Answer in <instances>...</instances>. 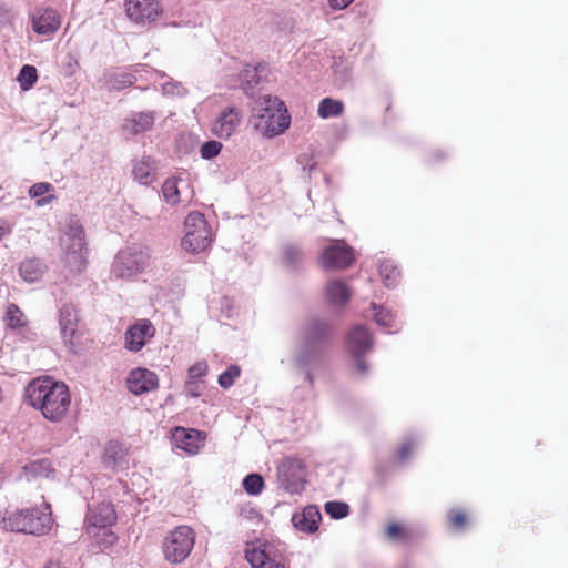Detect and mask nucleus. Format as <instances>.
<instances>
[{
  "label": "nucleus",
  "mask_w": 568,
  "mask_h": 568,
  "mask_svg": "<svg viewBox=\"0 0 568 568\" xmlns=\"http://www.w3.org/2000/svg\"><path fill=\"white\" fill-rule=\"evenodd\" d=\"M108 537L110 538V540H109L110 545H113L118 540L116 535L114 532H112V531H109Z\"/></svg>",
  "instance_id": "0e129e2a"
},
{
  "label": "nucleus",
  "mask_w": 568,
  "mask_h": 568,
  "mask_svg": "<svg viewBox=\"0 0 568 568\" xmlns=\"http://www.w3.org/2000/svg\"><path fill=\"white\" fill-rule=\"evenodd\" d=\"M261 83V77L256 68L246 65L239 73V87L248 97L255 94V90Z\"/></svg>",
  "instance_id": "2f4dec72"
},
{
  "label": "nucleus",
  "mask_w": 568,
  "mask_h": 568,
  "mask_svg": "<svg viewBox=\"0 0 568 568\" xmlns=\"http://www.w3.org/2000/svg\"><path fill=\"white\" fill-rule=\"evenodd\" d=\"M355 0H327V4L333 11H339L348 8Z\"/></svg>",
  "instance_id": "052dcab7"
},
{
  "label": "nucleus",
  "mask_w": 568,
  "mask_h": 568,
  "mask_svg": "<svg viewBox=\"0 0 568 568\" xmlns=\"http://www.w3.org/2000/svg\"><path fill=\"white\" fill-rule=\"evenodd\" d=\"M39 79L38 69L33 64H23L16 78L22 92L30 91L34 88Z\"/></svg>",
  "instance_id": "e433bc0d"
},
{
  "label": "nucleus",
  "mask_w": 568,
  "mask_h": 568,
  "mask_svg": "<svg viewBox=\"0 0 568 568\" xmlns=\"http://www.w3.org/2000/svg\"><path fill=\"white\" fill-rule=\"evenodd\" d=\"M245 559L252 568H285L283 550L273 541L256 539L245 550Z\"/></svg>",
  "instance_id": "9d476101"
},
{
  "label": "nucleus",
  "mask_w": 568,
  "mask_h": 568,
  "mask_svg": "<svg viewBox=\"0 0 568 568\" xmlns=\"http://www.w3.org/2000/svg\"><path fill=\"white\" fill-rule=\"evenodd\" d=\"M156 329L149 318L136 320L129 325L124 333V347L131 353H138L155 336Z\"/></svg>",
  "instance_id": "dca6fc26"
},
{
  "label": "nucleus",
  "mask_w": 568,
  "mask_h": 568,
  "mask_svg": "<svg viewBox=\"0 0 568 568\" xmlns=\"http://www.w3.org/2000/svg\"><path fill=\"white\" fill-rule=\"evenodd\" d=\"M371 310H372V321L376 325H378L381 327L389 328L395 323L397 313L395 311L386 307L385 305L372 302Z\"/></svg>",
  "instance_id": "c9c22d12"
},
{
  "label": "nucleus",
  "mask_w": 568,
  "mask_h": 568,
  "mask_svg": "<svg viewBox=\"0 0 568 568\" xmlns=\"http://www.w3.org/2000/svg\"><path fill=\"white\" fill-rule=\"evenodd\" d=\"M155 120L156 112L154 110L132 111L124 118L121 130L126 135L136 136L151 131Z\"/></svg>",
  "instance_id": "412c9836"
},
{
  "label": "nucleus",
  "mask_w": 568,
  "mask_h": 568,
  "mask_svg": "<svg viewBox=\"0 0 568 568\" xmlns=\"http://www.w3.org/2000/svg\"><path fill=\"white\" fill-rule=\"evenodd\" d=\"M195 544V532L190 526H178L164 538L162 550L165 560L171 564L183 562Z\"/></svg>",
  "instance_id": "0eeeda50"
},
{
  "label": "nucleus",
  "mask_w": 568,
  "mask_h": 568,
  "mask_svg": "<svg viewBox=\"0 0 568 568\" xmlns=\"http://www.w3.org/2000/svg\"><path fill=\"white\" fill-rule=\"evenodd\" d=\"M197 384L199 382L185 381L184 392L189 397L199 398L201 396V392Z\"/></svg>",
  "instance_id": "13d9d810"
},
{
  "label": "nucleus",
  "mask_w": 568,
  "mask_h": 568,
  "mask_svg": "<svg viewBox=\"0 0 568 568\" xmlns=\"http://www.w3.org/2000/svg\"><path fill=\"white\" fill-rule=\"evenodd\" d=\"M184 236L181 247L189 254H199L211 247L214 235L205 215L200 211H191L184 220Z\"/></svg>",
  "instance_id": "423d86ee"
},
{
  "label": "nucleus",
  "mask_w": 568,
  "mask_h": 568,
  "mask_svg": "<svg viewBox=\"0 0 568 568\" xmlns=\"http://www.w3.org/2000/svg\"><path fill=\"white\" fill-rule=\"evenodd\" d=\"M353 296L351 286L343 278H333L325 286L327 304L335 308L345 307Z\"/></svg>",
  "instance_id": "5701e85b"
},
{
  "label": "nucleus",
  "mask_w": 568,
  "mask_h": 568,
  "mask_svg": "<svg viewBox=\"0 0 568 568\" xmlns=\"http://www.w3.org/2000/svg\"><path fill=\"white\" fill-rule=\"evenodd\" d=\"M318 262L325 271L347 270L356 262L355 248L345 239H328Z\"/></svg>",
  "instance_id": "1a4fd4ad"
},
{
  "label": "nucleus",
  "mask_w": 568,
  "mask_h": 568,
  "mask_svg": "<svg viewBox=\"0 0 568 568\" xmlns=\"http://www.w3.org/2000/svg\"><path fill=\"white\" fill-rule=\"evenodd\" d=\"M242 111L235 105H226L211 125V132L219 139H229L241 124Z\"/></svg>",
  "instance_id": "aec40b11"
},
{
  "label": "nucleus",
  "mask_w": 568,
  "mask_h": 568,
  "mask_svg": "<svg viewBox=\"0 0 568 568\" xmlns=\"http://www.w3.org/2000/svg\"><path fill=\"white\" fill-rule=\"evenodd\" d=\"M87 242L71 243L67 248V264L72 272L81 273L88 263Z\"/></svg>",
  "instance_id": "bb28decb"
},
{
  "label": "nucleus",
  "mask_w": 568,
  "mask_h": 568,
  "mask_svg": "<svg viewBox=\"0 0 568 568\" xmlns=\"http://www.w3.org/2000/svg\"><path fill=\"white\" fill-rule=\"evenodd\" d=\"M149 255L141 247L126 246L118 252L112 264V273L118 278H129L142 273Z\"/></svg>",
  "instance_id": "f8f14e48"
},
{
  "label": "nucleus",
  "mask_w": 568,
  "mask_h": 568,
  "mask_svg": "<svg viewBox=\"0 0 568 568\" xmlns=\"http://www.w3.org/2000/svg\"><path fill=\"white\" fill-rule=\"evenodd\" d=\"M44 568H69L67 567L63 562H61L60 560H49L45 565H44Z\"/></svg>",
  "instance_id": "e2e57ef3"
},
{
  "label": "nucleus",
  "mask_w": 568,
  "mask_h": 568,
  "mask_svg": "<svg viewBox=\"0 0 568 568\" xmlns=\"http://www.w3.org/2000/svg\"><path fill=\"white\" fill-rule=\"evenodd\" d=\"M322 519L320 506L308 504L292 514L291 524L298 532L311 536L318 531Z\"/></svg>",
  "instance_id": "6ab92c4d"
},
{
  "label": "nucleus",
  "mask_w": 568,
  "mask_h": 568,
  "mask_svg": "<svg viewBox=\"0 0 568 568\" xmlns=\"http://www.w3.org/2000/svg\"><path fill=\"white\" fill-rule=\"evenodd\" d=\"M32 30L38 36H50L55 33L62 22L61 14L51 7H37L29 13Z\"/></svg>",
  "instance_id": "f3484780"
},
{
  "label": "nucleus",
  "mask_w": 568,
  "mask_h": 568,
  "mask_svg": "<svg viewBox=\"0 0 568 568\" xmlns=\"http://www.w3.org/2000/svg\"><path fill=\"white\" fill-rule=\"evenodd\" d=\"M58 324L63 345L71 354H77V346L80 343L82 335L79 331V311L73 303L65 302L59 306Z\"/></svg>",
  "instance_id": "9b49d317"
},
{
  "label": "nucleus",
  "mask_w": 568,
  "mask_h": 568,
  "mask_svg": "<svg viewBox=\"0 0 568 568\" xmlns=\"http://www.w3.org/2000/svg\"><path fill=\"white\" fill-rule=\"evenodd\" d=\"M221 312L224 314L226 318H232L234 315V310L232 305V300L227 296H223L221 298Z\"/></svg>",
  "instance_id": "bf43d9fd"
},
{
  "label": "nucleus",
  "mask_w": 568,
  "mask_h": 568,
  "mask_svg": "<svg viewBox=\"0 0 568 568\" xmlns=\"http://www.w3.org/2000/svg\"><path fill=\"white\" fill-rule=\"evenodd\" d=\"M449 158V153L446 150L443 149H436L428 153L427 158L425 159V162L427 164H439L446 161Z\"/></svg>",
  "instance_id": "5fc2aeb1"
},
{
  "label": "nucleus",
  "mask_w": 568,
  "mask_h": 568,
  "mask_svg": "<svg viewBox=\"0 0 568 568\" xmlns=\"http://www.w3.org/2000/svg\"><path fill=\"white\" fill-rule=\"evenodd\" d=\"M223 144L217 140H207L200 146V156L205 161L215 159L222 151Z\"/></svg>",
  "instance_id": "c03bdc74"
},
{
  "label": "nucleus",
  "mask_w": 568,
  "mask_h": 568,
  "mask_svg": "<svg viewBox=\"0 0 568 568\" xmlns=\"http://www.w3.org/2000/svg\"><path fill=\"white\" fill-rule=\"evenodd\" d=\"M126 67L131 73H135L138 75V80L139 79L148 80L152 73H159L155 69L149 67L148 64H143V63H136V64H131V65H126Z\"/></svg>",
  "instance_id": "603ef678"
},
{
  "label": "nucleus",
  "mask_w": 568,
  "mask_h": 568,
  "mask_svg": "<svg viewBox=\"0 0 568 568\" xmlns=\"http://www.w3.org/2000/svg\"><path fill=\"white\" fill-rule=\"evenodd\" d=\"M206 433L191 427L173 426L170 430L171 444L174 448L193 456L204 446Z\"/></svg>",
  "instance_id": "ddd939ff"
},
{
  "label": "nucleus",
  "mask_w": 568,
  "mask_h": 568,
  "mask_svg": "<svg viewBox=\"0 0 568 568\" xmlns=\"http://www.w3.org/2000/svg\"><path fill=\"white\" fill-rule=\"evenodd\" d=\"M104 87L109 92H121L138 82V75L128 67H115L103 73Z\"/></svg>",
  "instance_id": "4be33fe9"
},
{
  "label": "nucleus",
  "mask_w": 568,
  "mask_h": 568,
  "mask_svg": "<svg viewBox=\"0 0 568 568\" xmlns=\"http://www.w3.org/2000/svg\"><path fill=\"white\" fill-rule=\"evenodd\" d=\"M179 179L175 176H169L164 180L162 184V195L166 203L174 205L180 202V190H179Z\"/></svg>",
  "instance_id": "ea45409f"
},
{
  "label": "nucleus",
  "mask_w": 568,
  "mask_h": 568,
  "mask_svg": "<svg viewBox=\"0 0 568 568\" xmlns=\"http://www.w3.org/2000/svg\"><path fill=\"white\" fill-rule=\"evenodd\" d=\"M12 232V227L11 225L6 222V221H1L0 222V241L8 234H10Z\"/></svg>",
  "instance_id": "680f3d73"
},
{
  "label": "nucleus",
  "mask_w": 568,
  "mask_h": 568,
  "mask_svg": "<svg viewBox=\"0 0 568 568\" xmlns=\"http://www.w3.org/2000/svg\"><path fill=\"white\" fill-rule=\"evenodd\" d=\"M161 90L165 97L183 98L187 94L186 88L181 82L172 79L163 83Z\"/></svg>",
  "instance_id": "49530a36"
},
{
  "label": "nucleus",
  "mask_w": 568,
  "mask_h": 568,
  "mask_svg": "<svg viewBox=\"0 0 568 568\" xmlns=\"http://www.w3.org/2000/svg\"><path fill=\"white\" fill-rule=\"evenodd\" d=\"M124 10L128 19L139 26L151 24L163 13L158 0H125Z\"/></svg>",
  "instance_id": "4468645a"
},
{
  "label": "nucleus",
  "mask_w": 568,
  "mask_h": 568,
  "mask_svg": "<svg viewBox=\"0 0 568 568\" xmlns=\"http://www.w3.org/2000/svg\"><path fill=\"white\" fill-rule=\"evenodd\" d=\"M399 332V329H395V331H387L386 334L388 335H394V334H397Z\"/></svg>",
  "instance_id": "338daca9"
},
{
  "label": "nucleus",
  "mask_w": 568,
  "mask_h": 568,
  "mask_svg": "<svg viewBox=\"0 0 568 568\" xmlns=\"http://www.w3.org/2000/svg\"><path fill=\"white\" fill-rule=\"evenodd\" d=\"M260 104L258 121L254 123V129L270 140L284 134L292 122L285 101L276 95L267 94L261 98Z\"/></svg>",
  "instance_id": "39448f33"
},
{
  "label": "nucleus",
  "mask_w": 568,
  "mask_h": 568,
  "mask_svg": "<svg viewBox=\"0 0 568 568\" xmlns=\"http://www.w3.org/2000/svg\"><path fill=\"white\" fill-rule=\"evenodd\" d=\"M197 142L199 140L192 133L181 134L176 139V152L182 155H189L194 151Z\"/></svg>",
  "instance_id": "a18cd8bd"
},
{
  "label": "nucleus",
  "mask_w": 568,
  "mask_h": 568,
  "mask_svg": "<svg viewBox=\"0 0 568 568\" xmlns=\"http://www.w3.org/2000/svg\"><path fill=\"white\" fill-rule=\"evenodd\" d=\"M294 363H295V367L304 373L305 381H307L310 385H313L315 377H314V374L312 372V368L318 362H310L307 365L303 366V365H301V363L298 361V355H296L295 359H294Z\"/></svg>",
  "instance_id": "6e6d98bb"
},
{
  "label": "nucleus",
  "mask_w": 568,
  "mask_h": 568,
  "mask_svg": "<svg viewBox=\"0 0 568 568\" xmlns=\"http://www.w3.org/2000/svg\"><path fill=\"white\" fill-rule=\"evenodd\" d=\"M28 195L34 200L37 207H43L57 200L55 189L50 182L33 183L28 190Z\"/></svg>",
  "instance_id": "cd10ccee"
},
{
  "label": "nucleus",
  "mask_w": 568,
  "mask_h": 568,
  "mask_svg": "<svg viewBox=\"0 0 568 568\" xmlns=\"http://www.w3.org/2000/svg\"><path fill=\"white\" fill-rule=\"evenodd\" d=\"M23 313L19 306L14 303H10L4 313L6 327L11 331H16L24 326L22 322Z\"/></svg>",
  "instance_id": "a19ab883"
},
{
  "label": "nucleus",
  "mask_w": 568,
  "mask_h": 568,
  "mask_svg": "<svg viewBox=\"0 0 568 568\" xmlns=\"http://www.w3.org/2000/svg\"><path fill=\"white\" fill-rule=\"evenodd\" d=\"M417 443V437L415 435H408L402 445L397 449V459L399 463L404 464L412 455L413 448Z\"/></svg>",
  "instance_id": "de8ad7c7"
},
{
  "label": "nucleus",
  "mask_w": 568,
  "mask_h": 568,
  "mask_svg": "<svg viewBox=\"0 0 568 568\" xmlns=\"http://www.w3.org/2000/svg\"><path fill=\"white\" fill-rule=\"evenodd\" d=\"M207 372L209 365L205 361L196 362L187 368L186 381L200 382L207 375Z\"/></svg>",
  "instance_id": "09e8293b"
},
{
  "label": "nucleus",
  "mask_w": 568,
  "mask_h": 568,
  "mask_svg": "<svg viewBox=\"0 0 568 568\" xmlns=\"http://www.w3.org/2000/svg\"><path fill=\"white\" fill-rule=\"evenodd\" d=\"M281 260L282 264L287 271L296 273L302 267V263L304 261V253L302 248L288 244L283 247Z\"/></svg>",
  "instance_id": "72a5a7b5"
},
{
  "label": "nucleus",
  "mask_w": 568,
  "mask_h": 568,
  "mask_svg": "<svg viewBox=\"0 0 568 568\" xmlns=\"http://www.w3.org/2000/svg\"><path fill=\"white\" fill-rule=\"evenodd\" d=\"M345 109L344 102L332 97L323 98L317 108V115L323 119L337 118L343 114Z\"/></svg>",
  "instance_id": "f704fd0d"
},
{
  "label": "nucleus",
  "mask_w": 568,
  "mask_h": 568,
  "mask_svg": "<svg viewBox=\"0 0 568 568\" xmlns=\"http://www.w3.org/2000/svg\"><path fill=\"white\" fill-rule=\"evenodd\" d=\"M3 528L11 532L31 536H44L55 524L51 505L44 501L41 506H31L8 513L3 517Z\"/></svg>",
  "instance_id": "20e7f679"
},
{
  "label": "nucleus",
  "mask_w": 568,
  "mask_h": 568,
  "mask_svg": "<svg viewBox=\"0 0 568 568\" xmlns=\"http://www.w3.org/2000/svg\"><path fill=\"white\" fill-rule=\"evenodd\" d=\"M449 525L456 530H463L468 521L469 517L465 510L450 508L446 514Z\"/></svg>",
  "instance_id": "37998d69"
},
{
  "label": "nucleus",
  "mask_w": 568,
  "mask_h": 568,
  "mask_svg": "<svg viewBox=\"0 0 568 568\" xmlns=\"http://www.w3.org/2000/svg\"><path fill=\"white\" fill-rule=\"evenodd\" d=\"M280 487L290 495H301L307 484V466L298 457L286 456L277 468Z\"/></svg>",
  "instance_id": "6e6552de"
},
{
  "label": "nucleus",
  "mask_w": 568,
  "mask_h": 568,
  "mask_svg": "<svg viewBox=\"0 0 568 568\" xmlns=\"http://www.w3.org/2000/svg\"><path fill=\"white\" fill-rule=\"evenodd\" d=\"M101 464L103 469L113 473L129 469V447L120 439L106 440L101 454Z\"/></svg>",
  "instance_id": "2eb2a0df"
},
{
  "label": "nucleus",
  "mask_w": 568,
  "mask_h": 568,
  "mask_svg": "<svg viewBox=\"0 0 568 568\" xmlns=\"http://www.w3.org/2000/svg\"><path fill=\"white\" fill-rule=\"evenodd\" d=\"M335 333V326L321 316H312L301 328L298 361L301 365L310 362H321Z\"/></svg>",
  "instance_id": "7ed1b4c3"
},
{
  "label": "nucleus",
  "mask_w": 568,
  "mask_h": 568,
  "mask_svg": "<svg viewBox=\"0 0 568 568\" xmlns=\"http://www.w3.org/2000/svg\"><path fill=\"white\" fill-rule=\"evenodd\" d=\"M377 271L386 288L394 290L399 285L402 272L395 261L390 258L379 260Z\"/></svg>",
  "instance_id": "393cba45"
},
{
  "label": "nucleus",
  "mask_w": 568,
  "mask_h": 568,
  "mask_svg": "<svg viewBox=\"0 0 568 568\" xmlns=\"http://www.w3.org/2000/svg\"><path fill=\"white\" fill-rule=\"evenodd\" d=\"M125 383L130 394L141 396L159 387V376L146 367H134L129 372Z\"/></svg>",
  "instance_id": "a211bd4d"
},
{
  "label": "nucleus",
  "mask_w": 568,
  "mask_h": 568,
  "mask_svg": "<svg viewBox=\"0 0 568 568\" xmlns=\"http://www.w3.org/2000/svg\"><path fill=\"white\" fill-rule=\"evenodd\" d=\"M47 265L38 257L26 258L19 264V274L27 283L39 281L45 273Z\"/></svg>",
  "instance_id": "c85d7f7f"
},
{
  "label": "nucleus",
  "mask_w": 568,
  "mask_h": 568,
  "mask_svg": "<svg viewBox=\"0 0 568 568\" xmlns=\"http://www.w3.org/2000/svg\"><path fill=\"white\" fill-rule=\"evenodd\" d=\"M329 181H331L329 176H327V175H326V176H325V182H326V183H329Z\"/></svg>",
  "instance_id": "774afa93"
},
{
  "label": "nucleus",
  "mask_w": 568,
  "mask_h": 568,
  "mask_svg": "<svg viewBox=\"0 0 568 568\" xmlns=\"http://www.w3.org/2000/svg\"><path fill=\"white\" fill-rule=\"evenodd\" d=\"M240 516H242L245 519L253 520V519H262L263 515L261 511L251 505H244L240 509Z\"/></svg>",
  "instance_id": "4d7b16f0"
},
{
  "label": "nucleus",
  "mask_w": 568,
  "mask_h": 568,
  "mask_svg": "<svg viewBox=\"0 0 568 568\" xmlns=\"http://www.w3.org/2000/svg\"><path fill=\"white\" fill-rule=\"evenodd\" d=\"M22 470L27 477L31 478H53L57 473L52 462L47 457L28 462Z\"/></svg>",
  "instance_id": "c756f323"
},
{
  "label": "nucleus",
  "mask_w": 568,
  "mask_h": 568,
  "mask_svg": "<svg viewBox=\"0 0 568 568\" xmlns=\"http://www.w3.org/2000/svg\"><path fill=\"white\" fill-rule=\"evenodd\" d=\"M385 535L392 541L410 544L415 539V534L406 525L399 521H389L385 527Z\"/></svg>",
  "instance_id": "473e14b6"
},
{
  "label": "nucleus",
  "mask_w": 568,
  "mask_h": 568,
  "mask_svg": "<svg viewBox=\"0 0 568 568\" xmlns=\"http://www.w3.org/2000/svg\"><path fill=\"white\" fill-rule=\"evenodd\" d=\"M315 168H316V163L313 162L311 164H307V165L303 166V170L304 171H308L311 173L312 171L315 170Z\"/></svg>",
  "instance_id": "69168bd1"
},
{
  "label": "nucleus",
  "mask_w": 568,
  "mask_h": 568,
  "mask_svg": "<svg viewBox=\"0 0 568 568\" xmlns=\"http://www.w3.org/2000/svg\"><path fill=\"white\" fill-rule=\"evenodd\" d=\"M68 237L74 242H87L85 230L79 220H71L68 225Z\"/></svg>",
  "instance_id": "8fccbe9b"
},
{
  "label": "nucleus",
  "mask_w": 568,
  "mask_h": 568,
  "mask_svg": "<svg viewBox=\"0 0 568 568\" xmlns=\"http://www.w3.org/2000/svg\"><path fill=\"white\" fill-rule=\"evenodd\" d=\"M116 521V514L111 503L100 505L90 517V524L99 529L113 526Z\"/></svg>",
  "instance_id": "7c9ffc66"
},
{
  "label": "nucleus",
  "mask_w": 568,
  "mask_h": 568,
  "mask_svg": "<svg viewBox=\"0 0 568 568\" xmlns=\"http://www.w3.org/2000/svg\"><path fill=\"white\" fill-rule=\"evenodd\" d=\"M325 514L333 520H342L351 514V506L341 499L327 500L324 503Z\"/></svg>",
  "instance_id": "4c0bfd02"
},
{
  "label": "nucleus",
  "mask_w": 568,
  "mask_h": 568,
  "mask_svg": "<svg viewBox=\"0 0 568 568\" xmlns=\"http://www.w3.org/2000/svg\"><path fill=\"white\" fill-rule=\"evenodd\" d=\"M343 347L348 357V367L353 375L366 377L371 372L368 356L375 349V335L364 323H355L344 335Z\"/></svg>",
  "instance_id": "f03ea898"
},
{
  "label": "nucleus",
  "mask_w": 568,
  "mask_h": 568,
  "mask_svg": "<svg viewBox=\"0 0 568 568\" xmlns=\"http://www.w3.org/2000/svg\"><path fill=\"white\" fill-rule=\"evenodd\" d=\"M23 399L44 419L54 424L63 420L72 400L69 386L50 375L32 378L23 389Z\"/></svg>",
  "instance_id": "f257e3e1"
},
{
  "label": "nucleus",
  "mask_w": 568,
  "mask_h": 568,
  "mask_svg": "<svg viewBox=\"0 0 568 568\" xmlns=\"http://www.w3.org/2000/svg\"><path fill=\"white\" fill-rule=\"evenodd\" d=\"M242 488L248 496H260L265 488L264 477L260 473H250L242 479Z\"/></svg>",
  "instance_id": "58836bf2"
},
{
  "label": "nucleus",
  "mask_w": 568,
  "mask_h": 568,
  "mask_svg": "<svg viewBox=\"0 0 568 568\" xmlns=\"http://www.w3.org/2000/svg\"><path fill=\"white\" fill-rule=\"evenodd\" d=\"M241 375V367L237 364H231L229 365L222 373L217 376V384L219 386L226 390L231 388L235 381Z\"/></svg>",
  "instance_id": "79ce46f5"
},
{
  "label": "nucleus",
  "mask_w": 568,
  "mask_h": 568,
  "mask_svg": "<svg viewBox=\"0 0 568 568\" xmlns=\"http://www.w3.org/2000/svg\"><path fill=\"white\" fill-rule=\"evenodd\" d=\"M80 69V63L77 54L69 52L62 61L63 74L67 78L74 77L77 71Z\"/></svg>",
  "instance_id": "3c124183"
},
{
  "label": "nucleus",
  "mask_w": 568,
  "mask_h": 568,
  "mask_svg": "<svg viewBox=\"0 0 568 568\" xmlns=\"http://www.w3.org/2000/svg\"><path fill=\"white\" fill-rule=\"evenodd\" d=\"M132 178L141 185H150L156 179V164L152 156L143 155L132 162Z\"/></svg>",
  "instance_id": "b1692460"
},
{
  "label": "nucleus",
  "mask_w": 568,
  "mask_h": 568,
  "mask_svg": "<svg viewBox=\"0 0 568 568\" xmlns=\"http://www.w3.org/2000/svg\"><path fill=\"white\" fill-rule=\"evenodd\" d=\"M333 81L337 89L346 88L352 81L353 64L344 55L333 58L332 63Z\"/></svg>",
  "instance_id": "a878e982"
},
{
  "label": "nucleus",
  "mask_w": 568,
  "mask_h": 568,
  "mask_svg": "<svg viewBox=\"0 0 568 568\" xmlns=\"http://www.w3.org/2000/svg\"><path fill=\"white\" fill-rule=\"evenodd\" d=\"M13 20L12 9L6 2L0 1V30L10 26Z\"/></svg>",
  "instance_id": "864d4df0"
}]
</instances>
